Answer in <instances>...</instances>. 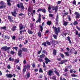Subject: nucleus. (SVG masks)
<instances>
[{
    "instance_id": "57",
    "label": "nucleus",
    "mask_w": 80,
    "mask_h": 80,
    "mask_svg": "<svg viewBox=\"0 0 80 80\" xmlns=\"http://www.w3.org/2000/svg\"><path fill=\"white\" fill-rule=\"evenodd\" d=\"M68 14V12H65L64 13V16H66V15H67Z\"/></svg>"
},
{
    "instance_id": "59",
    "label": "nucleus",
    "mask_w": 80,
    "mask_h": 80,
    "mask_svg": "<svg viewBox=\"0 0 80 80\" xmlns=\"http://www.w3.org/2000/svg\"><path fill=\"white\" fill-rule=\"evenodd\" d=\"M1 29H3V30H5V29H6V27L4 26L3 27H1Z\"/></svg>"
},
{
    "instance_id": "46",
    "label": "nucleus",
    "mask_w": 80,
    "mask_h": 80,
    "mask_svg": "<svg viewBox=\"0 0 80 80\" xmlns=\"http://www.w3.org/2000/svg\"><path fill=\"white\" fill-rule=\"evenodd\" d=\"M53 37L55 39H57V36H56V35H53Z\"/></svg>"
},
{
    "instance_id": "37",
    "label": "nucleus",
    "mask_w": 80,
    "mask_h": 80,
    "mask_svg": "<svg viewBox=\"0 0 80 80\" xmlns=\"http://www.w3.org/2000/svg\"><path fill=\"white\" fill-rule=\"evenodd\" d=\"M33 23H31L30 24V27L31 28V30H32L33 29Z\"/></svg>"
},
{
    "instance_id": "41",
    "label": "nucleus",
    "mask_w": 80,
    "mask_h": 80,
    "mask_svg": "<svg viewBox=\"0 0 80 80\" xmlns=\"http://www.w3.org/2000/svg\"><path fill=\"white\" fill-rule=\"evenodd\" d=\"M47 44L48 45H50L51 44H50V42H48V41H46Z\"/></svg>"
},
{
    "instance_id": "13",
    "label": "nucleus",
    "mask_w": 80,
    "mask_h": 80,
    "mask_svg": "<svg viewBox=\"0 0 80 80\" xmlns=\"http://www.w3.org/2000/svg\"><path fill=\"white\" fill-rule=\"evenodd\" d=\"M20 8L22 9V10H24V6H23V3H20Z\"/></svg>"
},
{
    "instance_id": "33",
    "label": "nucleus",
    "mask_w": 80,
    "mask_h": 80,
    "mask_svg": "<svg viewBox=\"0 0 80 80\" xmlns=\"http://www.w3.org/2000/svg\"><path fill=\"white\" fill-rule=\"evenodd\" d=\"M38 35L39 37H42V33L40 32H39L38 33Z\"/></svg>"
},
{
    "instance_id": "51",
    "label": "nucleus",
    "mask_w": 80,
    "mask_h": 80,
    "mask_svg": "<svg viewBox=\"0 0 80 80\" xmlns=\"http://www.w3.org/2000/svg\"><path fill=\"white\" fill-rule=\"evenodd\" d=\"M39 72H41V73H43V70H42V68H40Z\"/></svg>"
},
{
    "instance_id": "44",
    "label": "nucleus",
    "mask_w": 80,
    "mask_h": 80,
    "mask_svg": "<svg viewBox=\"0 0 80 80\" xmlns=\"http://www.w3.org/2000/svg\"><path fill=\"white\" fill-rule=\"evenodd\" d=\"M21 38L19 36L18 37V39H19V40H21V39H23V36H21Z\"/></svg>"
},
{
    "instance_id": "25",
    "label": "nucleus",
    "mask_w": 80,
    "mask_h": 80,
    "mask_svg": "<svg viewBox=\"0 0 80 80\" xmlns=\"http://www.w3.org/2000/svg\"><path fill=\"white\" fill-rule=\"evenodd\" d=\"M53 55H56L57 54V50L55 49H54L53 50Z\"/></svg>"
},
{
    "instance_id": "54",
    "label": "nucleus",
    "mask_w": 80,
    "mask_h": 80,
    "mask_svg": "<svg viewBox=\"0 0 80 80\" xmlns=\"http://www.w3.org/2000/svg\"><path fill=\"white\" fill-rule=\"evenodd\" d=\"M32 67H33V68H35V63H34L32 64Z\"/></svg>"
},
{
    "instance_id": "10",
    "label": "nucleus",
    "mask_w": 80,
    "mask_h": 80,
    "mask_svg": "<svg viewBox=\"0 0 80 80\" xmlns=\"http://www.w3.org/2000/svg\"><path fill=\"white\" fill-rule=\"evenodd\" d=\"M52 10H55V12H57L58 10V6H57L56 7L53 6L52 7Z\"/></svg>"
},
{
    "instance_id": "16",
    "label": "nucleus",
    "mask_w": 80,
    "mask_h": 80,
    "mask_svg": "<svg viewBox=\"0 0 80 80\" xmlns=\"http://www.w3.org/2000/svg\"><path fill=\"white\" fill-rule=\"evenodd\" d=\"M68 22L64 21L63 22V25L65 27H66L67 25H68Z\"/></svg>"
},
{
    "instance_id": "21",
    "label": "nucleus",
    "mask_w": 80,
    "mask_h": 80,
    "mask_svg": "<svg viewBox=\"0 0 80 80\" xmlns=\"http://www.w3.org/2000/svg\"><path fill=\"white\" fill-rule=\"evenodd\" d=\"M2 50H3L4 51H7V46H4L1 48Z\"/></svg>"
},
{
    "instance_id": "34",
    "label": "nucleus",
    "mask_w": 80,
    "mask_h": 80,
    "mask_svg": "<svg viewBox=\"0 0 80 80\" xmlns=\"http://www.w3.org/2000/svg\"><path fill=\"white\" fill-rule=\"evenodd\" d=\"M19 62H20L19 60H17V59L14 60V62L16 63H18Z\"/></svg>"
},
{
    "instance_id": "9",
    "label": "nucleus",
    "mask_w": 80,
    "mask_h": 80,
    "mask_svg": "<svg viewBox=\"0 0 80 80\" xmlns=\"http://www.w3.org/2000/svg\"><path fill=\"white\" fill-rule=\"evenodd\" d=\"M44 60L45 61V62L46 64H48V62H51V61H50V60L48 58H45Z\"/></svg>"
},
{
    "instance_id": "60",
    "label": "nucleus",
    "mask_w": 80,
    "mask_h": 80,
    "mask_svg": "<svg viewBox=\"0 0 80 80\" xmlns=\"http://www.w3.org/2000/svg\"><path fill=\"white\" fill-rule=\"evenodd\" d=\"M10 48H11V47H7V48H6L7 50H9V49H10Z\"/></svg>"
},
{
    "instance_id": "11",
    "label": "nucleus",
    "mask_w": 80,
    "mask_h": 80,
    "mask_svg": "<svg viewBox=\"0 0 80 80\" xmlns=\"http://www.w3.org/2000/svg\"><path fill=\"white\" fill-rule=\"evenodd\" d=\"M68 62L67 60L65 59L64 60L61 61V62L59 63V64H63V63H65V62Z\"/></svg>"
},
{
    "instance_id": "3",
    "label": "nucleus",
    "mask_w": 80,
    "mask_h": 80,
    "mask_svg": "<svg viewBox=\"0 0 80 80\" xmlns=\"http://www.w3.org/2000/svg\"><path fill=\"white\" fill-rule=\"evenodd\" d=\"M0 4L1 6H0V9L1 8H5L6 7V3L3 2V1H1Z\"/></svg>"
},
{
    "instance_id": "48",
    "label": "nucleus",
    "mask_w": 80,
    "mask_h": 80,
    "mask_svg": "<svg viewBox=\"0 0 80 80\" xmlns=\"http://www.w3.org/2000/svg\"><path fill=\"white\" fill-rule=\"evenodd\" d=\"M51 9H52V7H51V6L49 5L48 7V10H51Z\"/></svg>"
},
{
    "instance_id": "61",
    "label": "nucleus",
    "mask_w": 80,
    "mask_h": 80,
    "mask_svg": "<svg viewBox=\"0 0 80 80\" xmlns=\"http://www.w3.org/2000/svg\"><path fill=\"white\" fill-rule=\"evenodd\" d=\"M43 68H46V66H45V62H43Z\"/></svg>"
},
{
    "instance_id": "49",
    "label": "nucleus",
    "mask_w": 80,
    "mask_h": 80,
    "mask_svg": "<svg viewBox=\"0 0 80 80\" xmlns=\"http://www.w3.org/2000/svg\"><path fill=\"white\" fill-rule=\"evenodd\" d=\"M39 61L40 62H43V59H42L41 58H40L39 59Z\"/></svg>"
},
{
    "instance_id": "14",
    "label": "nucleus",
    "mask_w": 80,
    "mask_h": 80,
    "mask_svg": "<svg viewBox=\"0 0 80 80\" xmlns=\"http://www.w3.org/2000/svg\"><path fill=\"white\" fill-rule=\"evenodd\" d=\"M7 78H12L13 77V75L9 74H6Z\"/></svg>"
},
{
    "instance_id": "40",
    "label": "nucleus",
    "mask_w": 80,
    "mask_h": 80,
    "mask_svg": "<svg viewBox=\"0 0 80 80\" xmlns=\"http://www.w3.org/2000/svg\"><path fill=\"white\" fill-rule=\"evenodd\" d=\"M58 19L56 20V25H58Z\"/></svg>"
},
{
    "instance_id": "4",
    "label": "nucleus",
    "mask_w": 80,
    "mask_h": 80,
    "mask_svg": "<svg viewBox=\"0 0 80 80\" xmlns=\"http://www.w3.org/2000/svg\"><path fill=\"white\" fill-rule=\"evenodd\" d=\"M45 25V23L43 22L42 23V26L41 25H40L39 26V28L40 29V31L41 32H42V31H43V25Z\"/></svg>"
},
{
    "instance_id": "35",
    "label": "nucleus",
    "mask_w": 80,
    "mask_h": 80,
    "mask_svg": "<svg viewBox=\"0 0 80 80\" xmlns=\"http://www.w3.org/2000/svg\"><path fill=\"white\" fill-rule=\"evenodd\" d=\"M60 56L62 58H65V56H64L63 54L60 53Z\"/></svg>"
},
{
    "instance_id": "62",
    "label": "nucleus",
    "mask_w": 80,
    "mask_h": 80,
    "mask_svg": "<svg viewBox=\"0 0 80 80\" xmlns=\"http://www.w3.org/2000/svg\"><path fill=\"white\" fill-rule=\"evenodd\" d=\"M68 71V68H66L64 72H67Z\"/></svg>"
},
{
    "instance_id": "32",
    "label": "nucleus",
    "mask_w": 80,
    "mask_h": 80,
    "mask_svg": "<svg viewBox=\"0 0 80 80\" xmlns=\"http://www.w3.org/2000/svg\"><path fill=\"white\" fill-rule=\"evenodd\" d=\"M26 68H28V69L29 70L30 68V64H27V66H26Z\"/></svg>"
},
{
    "instance_id": "42",
    "label": "nucleus",
    "mask_w": 80,
    "mask_h": 80,
    "mask_svg": "<svg viewBox=\"0 0 80 80\" xmlns=\"http://www.w3.org/2000/svg\"><path fill=\"white\" fill-rule=\"evenodd\" d=\"M42 9L39 8L38 10H37V12H39L42 11Z\"/></svg>"
},
{
    "instance_id": "8",
    "label": "nucleus",
    "mask_w": 80,
    "mask_h": 80,
    "mask_svg": "<svg viewBox=\"0 0 80 80\" xmlns=\"http://www.w3.org/2000/svg\"><path fill=\"white\" fill-rule=\"evenodd\" d=\"M8 19L9 21H10V22H13V21L12 20L13 18L12 17L10 16H8Z\"/></svg>"
},
{
    "instance_id": "7",
    "label": "nucleus",
    "mask_w": 80,
    "mask_h": 80,
    "mask_svg": "<svg viewBox=\"0 0 80 80\" xmlns=\"http://www.w3.org/2000/svg\"><path fill=\"white\" fill-rule=\"evenodd\" d=\"M75 15H76V18H80V13H78L77 12H75L74 13Z\"/></svg>"
},
{
    "instance_id": "17",
    "label": "nucleus",
    "mask_w": 80,
    "mask_h": 80,
    "mask_svg": "<svg viewBox=\"0 0 80 80\" xmlns=\"http://www.w3.org/2000/svg\"><path fill=\"white\" fill-rule=\"evenodd\" d=\"M55 42H56V41L55 40H52V45L53 46H55L56 45V44L55 43Z\"/></svg>"
},
{
    "instance_id": "2",
    "label": "nucleus",
    "mask_w": 80,
    "mask_h": 80,
    "mask_svg": "<svg viewBox=\"0 0 80 80\" xmlns=\"http://www.w3.org/2000/svg\"><path fill=\"white\" fill-rule=\"evenodd\" d=\"M22 50L20 49L18 52V55L19 57H22V53L23 51V52H27V48H22Z\"/></svg>"
},
{
    "instance_id": "36",
    "label": "nucleus",
    "mask_w": 80,
    "mask_h": 80,
    "mask_svg": "<svg viewBox=\"0 0 80 80\" xmlns=\"http://www.w3.org/2000/svg\"><path fill=\"white\" fill-rule=\"evenodd\" d=\"M42 45H43L44 47H47L46 42H44L42 43Z\"/></svg>"
},
{
    "instance_id": "53",
    "label": "nucleus",
    "mask_w": 80,
    "mask_h": 80,
    "mask_svg": "<svg viewBox=\"0 0 80 80\" xmlns=\"http://www.w3.org/2000/svg\"><path fill=\"white\" fill-rule=\"evenodd\" d=\"M56 77H55V76H53L52 77V80H57L56 78Z\"/></svg>"
},
{
    "instance_id": "26",
    "label": "nucleus",
    "mask_w": 80,
    "mask_h": 80,
    "mask_svg": "<svg viewBox=\"0 0 80 80\" xmlns=\"http://www.w3.org/2000/svg\"><path fill=\"white\" fill-rule=\"evenodd\" d=\"M17 28V27L16 26H13L12 27V32H14Z\"/></svg>"
},
{
    "instance_id": "29",
    "label": "nucleus",
    "mask_w": 80,
    "mask_h": 80,
    "mask_svg": "<svg viewBox=\"0 0 80 80\" xmlns=\"http://www.w3.org/2000/svg\"><path fill=\"white\" fill-rule=\"evenodd\" d=\"M8 61H10V62H11L12 61V62H13L14 61V59L12 58V57H10L8 59Z\"/></svg>"
},
{
    "instance_id": "15",
    "label": "nucleus",
    "mask_w": 80,
    "mask_h": 80,
    "mask_svg": "<svg viewBox=\"0 0 80 80\" xmlns=\"http://www.w3.org/2000/svg\"><path fill=\"white\" fill-rule=\"evenodd\" d=\"M23 24L22 23H21L19 25V29L20 30H22L23 29Z\"/></svg>"
},
{
    "instance_id": "50",
    "label": "nucleus",
    "mask_w": 80,
    "mask_h": 80,
    "mask_svg": "<svg viewBox=\"0 0 80 80\" xmlns=\"http://www.w3.org/2000/svg\"><path fill=\"white\" fill-rule=\"evenodd\" d=\"M13 48H14V49H15L16 51H17V50H18V47H13Z\"/></svg>"
},
{
    "instance_id": "28",
    "label": "nucleus",
    "mask_w": 80,
    "mask_h": 80,
    "mask_svg": "<svg viewBox=\"0 0 80 80\" xmlns=\"http://www.w3.org/2000/svg\"><path fill=\"white\" fill-rule=\"evenodd\" d=\"M75 32L76 35H78V37H80V33L79 34H78V31H77V30L75 31Z\"/></svg>"
},
{
    "instance_id": "1",
    "label": "nucleus",
    "mask_w": 80,
    "mask_h": 80,
    "mask_svg": "<svg viewBox=\"0 0 80 80\" xmlns=\"http://www.w3.org/2000/svg\"><path fill=\"white\" fill-rule=\"evenodd\" d=\"M52 29H54V33L58 35V33L60 32V28L59 27L57 28L56 27H54V26H53L52 27Z\"/></svg>"
},
{
    "instance_id": "64",
    "label": "nucleus",
    "mask_w": 80,
    "mask_h": 80,
    "mask_svg": "<svg viewBox=\"0 0 80 80\" xmlns=\"http://www.w3.org/2000/svg\"><path fill=\"white\" fill-rule=\"evenodd\" d=\"M15 38H16V37H15V36H13L12 37V39H13V40H15Z\"/></svg>"
},
{
    "instance_id": "52",
    "label": "nucleus",
    "mask_w": 80,
    "mask_h": 80,
    "mask_svg": "<svg viewBox=\"0 0 80 80\" xmlns=\"http://www.w3.org/2000/svg\"><path fill=\"white\" fill-rule=\"evenodd\" d=\"M72 65H70V66H68V68H69V69H71L72 68Z\"/></svg>"
},
{
    "instance_id": "45",
    "label": "nucleus",
    "mask_w": 80,
    "mask_h": 80,
    "mask_svg": "<svg viewBox=\"0 0 80 80\" xmlns=\"http://www.w3.org/2000/svg\"><path fill=\"white\" fill-rule=\"evenodd\" d=\"M10 37L8 36H6V35H5V38H6V39H10Z\"/></svg>"
},
{
    "instance_id": "6",
    "label": "nucleus",
    "mask_w": 80,
    "mask_h": 80,
    "mask_svg": "<svg viewBox=\"0 0 80 80\" xmlns=\"http://www.w3.org/2000/svg\"><path fill=\"white\" fill-rule=\"evenodd\" d=\"M42 20V18H41V14H39L38 15V20H37L36 22V23H38V22H40Z\"/></svg>"
},
{
    "instance_id": "30",
    "label": "nucleus",
    "mask_w": 80,
    "mask_h": 80,
    "mask_svg": "<svg viewBox=\"0 0 80 80\" xmlns=\"http://www.w3.org/2000/svg\"><path fill=\"white\" fill-rule=\"evenodd\" d=\"M45 57V54H42L41 55H40V58H44Z\"/></svg>"
},
{
    "instance_id": "5",
    "label": "nucleus",
    "mask_w": 80,
    "mask_h": 80,
    "mask_svg": "<svg viewBox=\"0 0 80 80\" xmlns=\"http://www.w3.org/2000/svg\"><path fill=\"white\" fill-rule=\"evenodd\" d=\"M11 13L12 16H13V17H16V15L17 14V12H16V9L14 10L13 12H12Z\"/></svg>"
},
{
    "instance_id": "31",
    "label": "nucleus",
    "mask_w": 80,
    "mask_h": 80,
    "mask_svg": "<svg viewBox=\"0 0 80 80\" xmlns=\"http://www.w3.org/2000/svg\"><path fill=\"white\" fill-rule=\"evenodd\" d=\"M73 25H78V23L77 21H75L73 23Z\"/></svg>"
},
{
    "instance_id": "38",
    "label": "nucleus",
    "mask_w": 80,
    "mask_h": 80,
    "mask_svg": "<svg viewBox=\"0 0 80 80\" xmlns=\"http://www.w3.org/2000/svg\"><path fill=\"white\" fill-rule=\"evenodd\" d=\"M30 77V74L29 72H28L27 75V78H29Z\"/></svg>"
},
{
    "instance_id": "58",
    "label": "nucleus",
    "mask_w": 80,
    "mask_h": 80,
    "mask_svg": "<svg viewBox=\"0 0 80 80\" xmlns=\"http://www.w3.org/2000/svg\"><path fill=\"white\" fill-rule=\"evenodd\" d=\"M65 54L67 56H68V57H69V54L68 53V52H65Z\"/></svg>"
},
{
    "instance_id": "19",
    "label": "nucleus",
    "mask_w": 80,
    "mask_h": 80,
    "mask_svg": "<svg viewBox=\"0 0 80 80\" xmlns=\"http://www.w3.org/2000/svg\"><path fill=\"white\" fill-rule=\"evenodd\" d=\"M26 70H27V68L26 67V65H25L23 68L22 71L23 73H25V72H26Z\"/></svg>"
},
{
    "instance_id": "18",
    "label": "nucleus",
    "mask_w": 80,
    "mask_h": 80,
    "mask_svg": "<svg viewBox=\"0 0 80 80\" xmlns=\"http://www.w3.org/2000/svg\"><path fill=\"white\" fill-rule=\"evenodd\" d=\"M54 72L57 75L58 77H59L60 76V74L58 72H57V70H55L54 71Z\"/></svg>"
},
{
    "instance_id": "47",
    "label": "nucleus",
    "mask_w": 80,
    "mask_h": 80,
    "mask_svg": "<svg viewBox=\"0 0 80 80\" xmlns=\"http://www.w3.org/2000/svg\"><path fill=\"white\" fill-rule=\"evenodd\" d=\"M23 15H24V14L22 13H21L18 15L19 17H22V16H23Z\"/></svg>"
},
{
    "instance_id": "24",
    "label": "nucleus",
    "mask_w": 80,
    "mask_h": 80,
    "mask_svg": "<svg viewBox=\"0 0 80 80\" xmlns=\"http://www.w3.org/2000/svg\"><path fill=\"white\" fill-rule=\"evenodd\" d=\"M47 25H51L52 24V21H48L47 22Z\"/></svg>"
},
{
    "instance_id": "56",
    "label": "nucleus",
    "mask_w": 80,
    "mask_h": 80,
    "mask_svg": "<svg viewBox=\"0 0 80 80\" xmlns=\"http://www.w3.org/2000/svg\"><path fill=\"white\" fill-rule=\"evenodd\" d=\"M7 68H8L9 70H10L11 68V67H10V65H8L7 66Z\"/></svg>"
},
{
    "instance_id": "22",
    "label": "nucleus",
    "mask_w": 80,
    "mask_h": 80,
    "mask_svg": "<svg viewBox=\"0 0 80 80\" xmlns=\"http://www.w3.org/2000/svg\"><path fill=\"white\" fill-rule=\"evenodd\" d=\"M28 10L29 12H30V13H31L32 12V9L31 8V7H29L28 8Z\"/></svg>"
},
{
    "instance_id": "39",
    "label": "nucleus",
    "mask_w": 80,
    "mask_h": 80,
    "mask_svg": "<svg viewBox=\"0 0 80 80\" xmlns=\"http://www.w3.org/2000/svg\"><path fill=\"white\" fill-rule=\"evenodd\" d=\"M42 13H46V10L45 9H42Z\"/></svg>"
},
{
    "instance_id": "55",
    "label": "nucleus",
    "mask_w": 80,
    "mask_h": 80,
    "mask_svg": "<svg viewBox=\"0 0 80 80\" xmlns=\"http://www.w3.org/2000/svg\"><path fill=\"white\" fill-rule=\"evenodd\" d=\"M11 54H12V55H13L14 53H15V52H13V51H11L10 52Z\"/></svg>"
},
{
    "instance_id": "12",
    "label": "nucleus",
    "mask_w": 80,
    "mask_h": 80,
    "mask_svg": "<svg viewBox=\"0 0 80 80\" xmlns=\"http://www.w3.org/2000/svg\"><path fill=\"white\" fill-rule=\"evenodd\" d=\"M48 73V75H49V76H52V74L53 73V71L52 70H49Z\"/></svg>"
},
{
    "instance_id": "63",
    "label": "nucleus",
    "mask_w": 80,
    "mask_h": 80,
    "mask_svg": "<svg viewBox=\"0 0 80 80\" xmlns=\"http://www.w3.org/2000/svg\"><path fill=\"white\" fill-rule=\"evenodd\" d=\"M77 2L75 0H74L73 1V3L74 4V5H76V2Z\"/></svg>"
},
{
    "instance_id": "43",
    "label": "nucleus",
    "mask_w": 80,
    "mask_h": 80,
    "mask_svg": "<svg viewBox=\"0 0 80 80\" xmlns=\"http://www.w3.org/2000/svg\"><path fill=\"white\" fill-rule=\"evenodd\" d=\"M78 76V75H77L75 74H72L71 75L72 77H77Z\"/></svg>"
},
{
    "instance_id": "23",
    "label": "nucleus",
    "mask_w": 80,
    "mask_h": 80,
    "mask_svg": "<svg viewBox=\"0 0 80 80\" xmlns=\"http://www.w3.org/2000/svg\"><path fill=\"white\" fill-rule=\"evenodd\" d=\"M67 38L68 39L69 43L72 44V41H71V40H70V37L68 36Z\"/></svg>"
},
{
    "instance_id": "27",
    "label": "nucleus",
    "mask_w": 80,
    "mask_h": 80,
    "mask_svg": "<svg viewBox=\"0 0 80 80\" xmlns=\"http://www.w3.org/2000/svg\"><path fill=\"white\" fill-rule=\"evenodd\" d=\"M28 33H29V34H30L31 35L32 34L33 32L32 31H31L30 29H28Z\"/></svg>"
},
{
    "instance_id": "20",
    "label": "nucleus",
    "mask_w": 80,
    "mask_h": 80,
    "mask_svg": "<svg viewBox=\"0 0 80 80\" xmlns=\"http://www.w3.org/2000/svg\"><path fill=\"white\" fill-rule=\"evenodd\" d=\"M11 2V0H7V2H8V6H11V3H10Z\"/></svg>"
}]
</instances>
